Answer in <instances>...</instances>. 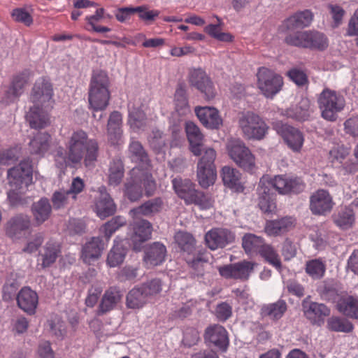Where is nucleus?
Listing matches in <instances>:
<instances>
[{
    "instance_id": "4be33fe9",
    "label": "nucleus",
    "mask_w": 358,
    "mask_h": 358,
    "mask_svg": "<svg viewBox=\"0 0 358 358\" xmlns=\"http://www.w3.org/2000/svg\"><path fill=\"white\" fill-rule=\"evenodd\" d=\"M99 194L95 203V211L98 217L104 219L115 213L116 206L105 187L101 186L99 188Z\"/></svg>"
},
{
    "instance_id": "bf43d9fd",
    "label": "nucleus",
    "mask_w": 358,
    "mask_h": 358,
    "mask_svg": "<svg viewBox=\"0 0 358 358\" xmlns=\"http://www.w3.org/2000/svg\"><path fill=\"white\" fill-rule=\"evenodd\" d=\"M328 328L334 331L350 332L352 329V324L345 319H341L337 317H332L327 321Z\"/></svg>"
},
{
    "instance_id": "1a4fd4ad",
    "label": "nucleus",
    "mask_w": 358,
    "mask_h": 358,
    "mask_svg": "<svg viewBox=\"0 0 358 358\" xmlns=\"http://www.w3.org/2000/svg\"><path fill=\"white\" fill-rule=\"evenodd\" d=\"M229 157L243 170L252 172L255 168V158L245 143L239 138L229 139L226 145Z\"/></svg>"
},
{
    "instance_id": "3c124183",
    "label": "nucleus",
    "mask_w": 358,
    "mask_h": 358,
    "mask_svg": "<svg viewBox=\"0 0 358 358\" xmlns=\"http://www.w3.org/2000/svg\"><path fill=\"white\" fill-rule=\"evenodd\" d=\"M126 255V250L123 245L115 241V244L110 250L107 263L110 267H115L123 262Z\"/></svg>"
},
{
    "instance_id": "a211bd4d",
    "label": "nucleus",
    "mask_w": 358,
    "mask_h": 358,
    "mask_svg": "<svg viewBox=\"0 0 358 358\" xmlns=\"http://www.w3.org/2000/svg\"><path fill=\"white\" fill-rule=\"evenodd\" d=\"M254 269V264L243 261L219 268L220 275L227 278L247 280Z\"/></svg>"
},
{
    "instance_id": "c756f323",
    "label": "nucleus",
    "mask_w": 358,
    "mask_h": 358,
    "mask_svg": "<svg viewBox=\"0 0 358 358\" xmlns=\"http://www.w3.org/2000/svg\"><path fill=\"white\" fill-rule=\"evenodd\" d=\"M42 107L31 106L26 115V119L34 129H43L48 125L49 117L48 111Z\"/></svg>"
},
{
    "instance_id": "9b49d317",
    "label": "nucleus",
    "mask_w": 358,
    "mask_h": 358,
    "mask_svg": "<svg viewBox=\"0 0 358 358\" xmlns=\"http://www.w3.org/2000/svg\"><path fill=\"white\" fill-rule=\"evenodd\" d=\"M190 86L199 90L206 100H211L216 95L214 85L206 72L202 69L190 70L188 76Z\"/></svg>"
},
{
    "instance_id": "f3484780",
    "label": "nucleus",
    "mask_w": 358,
    "mask_h": 358,
    "mask_svg": "<svg viewBox=\"0 0 358 358\" xmlns=\"http://www.w3.org/2000/svg\"><path fill=\"white\" fill-rule=\"evenodd\" d=\"M302 306L305 316L313 324L322 325L324 318L330 315V309L323 303L313 302L306 299L303 301Z\"/></svg>"
},
{
    "instance_id": "f03ea898",
    "label": "nucleus",
    "mask_w": 358,
    "mask_h": 358,
    "mask_svg": "<svg viewBox=\"0 0 358 358\" xmlns=\"http://www.w3.org/2000/svg\"><path fill=\"white\" fill-rule=\"evenodd\" d=\"M129 178L124 184V194L131 201H136L143 196V189L147 196L154 194L156 183L149 171L140 167L133 168Z\"/></svg>"
},
{
    "instance_id": "774afa93",
    "label": "nucleus",
    "mask_w": 358,
    "mask_h": 358,
    "mask_svg": "<svg viewBox=\"0 0 358 358\" xmlns=\"http://www.w3.org/2000/svg\"><path fill=\"white\" fill-rule=\"evenodd\" d=\"M320 293L322 299L327 301H336L338 299V294L336 289L331 284L324 283L320 288Z\"/></svg>"
},
{
    "instance_id": "603ef678",
    "label": "nucleus",
    "mask_w": 358,
    "mask_h": 358,
    "mask_svg": "<svg viewBox=\"0 0 358 358\" xmlns=\"http://www.w3.org/2000/svg\"><path fill=\"white\" fill-rule=\"evenodd\" d=\"M326 271L325 263L320 259L308 261L306 264V272L313 279L322 278Z\"/></svg>"
},
{
    "instance_id": "e2e57ef3",
    "label": "nucleus",
    "mask_w": 358,
    "mask_h": 358,
    "mask_svg": "<svg viewBox=\"0 0 358 358\" xmlns=\"http://www.w3.org/2000/svg\"><path fill=\"white\" fill-rule=\"evenodd\" d=\"M148 300L151 296H155L162 291V282L159 279H154L143 284L141 286Z\"/></svg>"
},
{
    "instance_id": "ea45409f",
    "label": "nucleus",
    "mask_w": 358,
    "mask_h": 358,
    "mask_svg": "<svg viewBox=\"0 0 358 358\" xmlns=\"http://www.w3.org/2000/svg\"><path fill=\"white\" fill-rule=\"evenodd\" d=\"M61 252L60 245L53 240L48 241L43 248L41 253L42 257V266L43 268L50 266L55 262Z\"/></svg>"
},
{
    "instance_id": "de8ad7c7",
    "label": "nucleus",
    "mask_w": 358,
    "mask_h": 358,
    "mask_svg": "<svg viewBox=\"0 0 358 358\" xmlns=\"http://www.w3.org/2000/svg\"><path fill=\"white\" fill-rule=\"evenodd\" d=\"M264 245L263 238L252 234H247L242 238V246L248 254L259 253Z\"/></svg>"
},
{
    "instance_id": "2eb2a0df",
    "label": "nucleus",
    "mask_w": 358,
    "mask_h": 358,
    "mask_svg": "<svg viewBox=\"0 0 358 358\" xmlns=\"http://www.w3.org/2000/svg\"><path fill=\"white\" fill-rule=\"evenodd\" d=\"M235 240L234 234L227 229L215 228L206 234L205 241L212 250L222 248Z\"/></svg>"
},
{
    "instance_id": "4d7b16f0",
    "label": "nucleus",
    "mask_w": 358,
    "mask_h": 358,
    "mask_svg": "<svg viewBox=\"0 0 358 358\" xmlns=\"http://www.w3.org/2000/svg\"><path fill=\"white\" fill-rule=\"evenodd\" d=\"M175 238L182 250L187 252L188 254L193 252L195 240L190 234L187 232H178L176 234Z\"/></svg>"
},
{
    "instance_id": "69168bd1",
    "label": "nucleus",
    "mask_w": 358,
    "mask_h": 358,
    "mask_svg": "<svg viewBox=\"0 0 358 358\" xmlns=\"http://www.w3.org/2000/svg\"><path fill=\"white\" fill-rule=\"evenodd\" d=\"M208 261V255L206 252L199 253L196 257H187L188 264L198 272V274H202L203 266Z\"/></svg>"
},
{
    "instance_id": "0eeeda50",
    "label": "nucleus",
    "mask_w": 358,
    "mask_h": 358,
    "mask_svg": "<svg viewBox=\"0 0 358 358\" xmlns=\"http://www.w3.org/2000/svg\"><path fill=\"white\" fill-rule=\"evenodd\" d=\"M287 44L313 50H324L329 46V39L322 32L313 30L298 31L285 38Z\"/></svg>"
},
{
    "instance_id": "c85d7f7f",
    "label": "nucleus",
    "mask_w": 358,
    "mask_h": 358,
    "mask_svg": "<svg viewBox=\"0 0 358 358\" xmlns=\"http://www.w3.org/2000/svg\"><path fill=\"white\" fill-rule=\"evenodd\" d=\"M313 20V14L310 10L298 11L290 15L284 21V26L287 30L309 27Z\"/></svg>"
},
{
    "instance_id": "6e6d98bb",
    "label": "nucleus",
    "mask_w": 358,
    "mask_h": 358,
    "mask_svg": "<svg viewBox=\"0 0 358 358\" xmlns=\"http://www.w3.org/2000/svg\"><path fill=\"white\" fill-rule=\"evenodd\" d=\"M20 155V148L17 146L0 150V165H12L18 160Z\"/></svg>"
},
{
    "instance_id": "49530a36",
    "label": "nucleus",
    "mask_w": 358,
    "mask_h": 358,
    "mask_svg": "<svg viewBox=\"0 0 358 358\" xmlns=\"http://www.w3.org/2000/svg\"><path fill=\"white\" fill-rule=\"evenodd\" d=\"M124 177V167L120 159H113L109 165L108 182L110 185L117 186Z\"/></svg>"
},
{
    "instance_id": "20e7f679",
    "label": "nucleus",
    "mask_w": 358,
    "mask_h": 358,
    "mask_svg": "<svg viewBox=\"0 0 358 358\" xmlns=\"http://www.w3.org/2000/svg\"><path fill=\"white\" fill-rule=\"evenodd\" d=\"M32 178L31 162L29 159L22 160L17 166L10 169L7 173V179L10 187L8 198L15 204L19 194L23 192Z\"/></svg>"
},
{
    "instance_id": "f8f14e48",
    "label": "nucleus",
    "mask_w": 358,
    "mask_h": 358,
    "mask_svg": "<svg viewBox=\"0 0 358 358\" xmlns=\"http://www.w3.org/2000/svg\"><path fill=\"white\" fill-rule=\"evenodd\" d=\"M267 180L271 183L269 187L274 188L279 194H299L305 188V184L299 178H292L284 175L275 176L271 178L268 176H264Z\"/></svg>"
},
{
    "instance_id": "37998d69",
    "label": "nucleus",
    "mask_w": 358,
    "mask_h": 358,
    "mask_svg": "<svg viewBox=\"0 0 358 358\" xmlns=\"http://www.w3.org/2000/svg\"><path fill=\"white\" fill-rule=\"evenodd\" d=\"M148 301V300L141 287H135L131 289L126 297L127 307L131 309L141 308Z\"/></svg>"
},
{
    "instance_id": "bb28decb",
    "label": "nucleus",
    "mask_w": 358,
    "mask_h": 358,
    "mask_svg": "<svg viewBox=\"0 0 358 358\" xmlns=\"http://www.w3.org/2000/svg\"><path fill=\"white\" fill-rule=\"evenodd\" d=\"M105 248V243L99 237H93L87 242L83 248L82 258L83 261L90 264L98 259Z\"/></svg>"
},
{
    "instance_id": "338daca9",
    "label": "nucleus",
    "mask_w": 358,
    "mask_h": 358,
    "mask_svg": "<svg viewBox=\"0 0 358 358\" xmlns=\"http://www.w3.org/2000/svg\"><path fill=\"white\" fill-rule=\"evenodd\" d=\"M11 16L15 21L23 23L26 26H30L33 23L31 14L22 8L14 9L11 13Z\"/></svg>"
},
{
    "instance_id": "393cba45",
    "label": "nucleus",
    "mask_w": 358,
    "mask_h": 358,
    "mask_svg": "<svg viewBox=\"0 0 358 358\" xmlns=\"http://www.w3.org/2000/svg\"><path fill=\"white\" fill-rule=\"evenodd\" d=\"M31 221L27 215H17L11 218L6 224V234L13 239H18L22 232L29 228Z\"/></svg>"
},
{
    "instance_id": "e433bc0d",
    "label": "nucleus",
    "mask_w": 358,
    "mask_h": 358,
    "mask_svg": "<svg viewBox=\"0 0 358 358\" xmlns=\"http://www.w3.org/2000/svg\"><path fill=\"white\" fill-rule=\"evenodd\" d=\"M358 207V200H355L349 208L341 210L334 216L335 224L342 229L351 227L355 222L354 208Z\"/></svg>"
},
{
    "instance_id": "13d9d810",
    "label": "nucleus",
    "mask_w": 358,
    "mask_h": 358,
    "mask_svg": "<svg viewBox=\"0 0 358 358\" xmlns=\"http://www.w3.org/2000/svg\"><path fill=\"white\" fill-rule=\"evenodd\" d=\"M259 254L270 264H271L278 270L280 269L281 262L280 257L273 247H271L269 245L264 244L262 248L261 249Z\"/></svg>"
},
{
    "instance_id": "5701e85b",
    "label": "nucleus",
    "mask_w": 358,
    "mask_h": 358,
    "mask_svg": "<svg viewBox=\"0 0 358 358\" xmlns=\"http://www.w3.org/2000/svg\"><path fill=\"white\" fill-rule=\"evenodd\" d=\"M194 110L201 123L206 128L218 129L222 124V120L216 108L197 106Z\"/></svg>"
},
{
    "instance_id": "cd10ccee",
    "label": "nucleus",
    "mask_w": 358,
    "mask_h": 358,
    "mask_svg": "<svg viewBox=\"0 0 358 358\" xmlns=\"http://www.w3.org/2000/svg\"><path fill=\"white\" fill-rule=\"evenodd\" d=\"M166 247L158 242L152 244L145 251L144 262L147 267L150 268L162 264L166 257Z\"/></svg>"
},
{
    "instance_id": "c03bdc74",
    "label": "nucleus",
    "mask_w": 358,
    "mask_h": 358,
    "mask_svg": "<svg viewBox=\"0 0 358 358\" xmlns=\"http://www.w3.org/2000/svg\"><path fill=\"white\" fill-rule=\"evenodd\" d=\"M338 310L345 315L358 319V298L348 296L338 303Z\"/></svg>"
},
{
    "instance_id": "2f4dec72",
    "label": "nucleus",
    "mask_w": 358,
    "mask_h": 358,
    "mask_svg": "<svg viewBox=\"0 0 358 358\" xmlns=\"http://www.w3.org/2000/svg\"><path fill=\"white\" fill-rule=\"evenodd\" d=\"M312 113L313 108L310 100L303 98L297 105L287 109L285 115L298 121H305L308 119Z\"/></svg>"
},
{
    "instance_id": "412c9836",
    "label": "nucleus",
    "mask_w": 358,
    "mask_h": 358,
    "mask_svg": "<svg viewBox=\"0 0 358 358\" xmlns=\"http://www.w3.org/2000/svg\"><path fill=\"white\" fill-rule=\"evenodd\" d=\"M27 83V76L26 73H19L14 76L10 85L4 92L2 101L6 104L16 101L23 94Z\"/></svg>"
},
{
    "instance_id": "c9c22d12",
    "label": "nucleus",
    "mask_w": 358,
    "mask_h": 358,
    "mask_svg": "<svg viewBox=\"0 0 358 358\" xmlns=\"http://www.w3.org/2000/svg\"><path fill=\"white\" fill-rule=\"evenodd\" d=\"M286 310V302L284 300H278L275 303L264 304L261 307L260 313L263 317L278 320L283 316Z\"/></svg>"
},
{
    "instance_id": "a19ab883",
    "label": "nucleus",
    "mask_w": 358,
    "mask_h": 358,
    "mask_svg": "<svg viewBox=\"0 0 358 358\" xmlns=\"http://www.w3.org/2000/svg\"><path fill=\"white\" fill-rule=\"evenodd\" d=\"M32 213L35 221L41 224L49 217L51 213V206L48 199L42 198L32 205Z\"/></svg>"
},
{
    "instance_id": "864d4df0",
    "label": "nucleus",
    "mask_w": 358,
    "mask_h": 358,
    "mask_svg": "<svg viewBox=\"0 0 358 358\" xmlns=\"http://www.w3.org/2000/svg\"><path fill=\"white\" fill-rule=\"evenodd\" d=\"M176 112L179 116H184L189 112V107L186 95L185 90L179 87L175 93Z\"/></svg>"
},
{
    "instance_id": "58836bf2",
    "label": "nucleus",
    "mask_w": 358,
    "mask_h": 358,
    "mask_svg": "<svg viewBox=\"0 0 358 358\" xmlns=\"http://www.w3.org/2000/svg\"><path fill=\"white\" fill-rule=\"evenodd\" d=\"M162 206V200L160 198H155L145 202L138 208L131 210L129 214L133 217L139 215L150 216L159 212Z\"/></svg>"
},
{
    "instance_id": "b1692460",
    "label": "nucleus",
    "mask_w": 358,
    "mask_h": 358,
    "mask_svg": "<svg viewBox=\"0 0 358 358\" xmlns=\"http://www.w3.org/2000/svg\"><path fill=\"white\" fill-rule=\"evenodd\" d=\"M18 307L25 313L32 315L36 309L38 297L36 292L29 287H23L16 296Z\"/></svg>"
},
{
    "instance_id": "5fc2aeb1",
    "label": "nucleus",
    "mask_w": 358,
    "mask_h": 358,
    "mask_svg": "<svg viewBox=\"0 0 358 358\" xmlns=\"http://www.w3.org/2000/svg\"><path fill=\"white\" fill-rule=\"evenodd\" d=\"M125 224L126 219L124 217L115 216L103 224L100 230L108 241L117 229Z\"/></svg>"
},
{
    "instance_id": "4468645a",
    "label": "nucleus",
    "mask_w": 358,
    "mask_h": 358,
    "mask_svg": "<svg viewBox=\"0 0 358 358\" xmlns=\"http://www.w3.org/2000/svg\"><path fill=\"white\" fill-rule=\"evenodd\" d=\"M275 128L277 133L282 136L289 149L294 152H301L305 138L300 130L282 123H277Z\"/></svg>"
},
{
    "instance_id": "a18cd8bd",
    "label": "nucleus",
    "mask_w": 358,
    "mask_h": 358,
    "mask_svg": "<svg viewBox=\"0 0 358 358\" xmlns=\"http://www.w3.org/2000/svg\"><path fill=\"white\" fill-rule=\"evenodd\" d=\"M215 17L217 20V24H210L205 27L204 31L212 38L222 42H229L233 39V36L227 32H222L221 27L223 24L222 20L217 15Z\"/></svg>"
},
{
    "instance_id": "052dcab7",
    "label": "nucleus",
    "mask_w": 358,
    "mask_h": 358,
    "mask_svg": "<svg viewBox=\"0 0 358 358\" xmlns=\"http://www.w3.org/2000/svg\"><path fill=\"white\" fill-rule=\"evenodd\" d=\"M134 13H137L138 17L145 22H152L159 15L158 10H150L148 5L134 7Z\"/></svg>"
},
{
    "instance_id": "dca6fc26",
    "label": "nucleus",
    "mask_w": 358,
    "mask_h": 358,
    "mask_svg": "<svg viewBox=\"0 0 358 358\" xmlns=\"http://www.w3.org/2000/svg\"><path fill=\"white\" fill-rule=\"evenodd\" d=\"M334 206L332 197L324 189H318L310 197V209L315 215H326Z\"/></svg>"
},
{
    "instance_id": "a878e982",
    "label": "nucleus",
    "mask_w": 358,
    "mask_h": 358,
    "mask_svg": "<svg viewBox=\"0 0 358 358\" xmlns=\"http://www.w3.org/2000/svg\"><path fill=\"white\" fill-rule=\"evenodd\" d=\"M185 131L189 143L190 151L195 156L200 155L203 140V135L200 129L194 122L188 121L185 123Z\"/></svg>"
},
{
    "instance_id": "79ce46f5",
    "label": "nucleus",
    "mask_w": 358,
    "mask_h": 358,
    "mask_svg": "<svg viewBox=\"0 0 358 358\" xmlns=\"http://www.w3.org/2000/svg\"><path fill=\"white\" fill-rule=\"evenodd\" d=\"M128 122L131 128L138 131L143 130L147 126V118L144 112L138 108L129 105V120Z\"/></svg>"
},
{
    "instance_id": "9d476101",
    "label": "nucleus",
    "mask_w": 358,
    "mask_h": 358,
    "mask_svg": "<svg viewBox=\"0 0 358 358\" xmlns=\"http://www.w3.org/2000/svg\"><path fill=\"white\" fill-rule=\"evenodd\" d=\"M257 86L262 93L267 98H273L282 89V78L273 71L259 68L257 74Z\"/></svg>"
},
{
    "instance_id": "7ed1b4c3",
    "label": "nucleus",
    "mask_w": 358,
    "mask_h": 358,
    "mask_svg": "<svg viewBox=\"0 0 358 358\" xmlns=\"http://www.w3.org/2000/svg\"><path fill=\"white\" fill-rule=\"evenodd\" d=\"M109 78L103 71L93 72L88 92L90 106L93 110H103L110 99Z\"/></svg>"
},
{
    "instance_id": "680f3d73",
    "label": "nucleus",
    "mask_w": 358,
    "mask_h": 358,
    "mask_svg": "<svg viewBox=\"0 0 358 358\" xmlns=\"http://www.w3.org/2000/svg\"><path fill=\"white\" fill-rule=\"evenodd\" d=\"M71 201V195L67 190L59 189L54 192L52 196V202L55 209H60L66 206Z\"/></svg>"
},
{
    "instance_id": "4c0bfd02",
    "label": "nucleus",
    "mask_w": 358,
    "mask_h": 358,
    "mask_svg": "<svg viewBox=\"0 0 358 358\" xmlns=\"http://www.w3.org/2000/svg\"><path fill=\"white\" fill-rule=\"evenodd\" d=\"M122 294L116 287H110L104 293L99 305V312L107 313L114 309L122 299Z\"/></svg>"
},
{
    "instance_id": "72a5a7b5",
    "label": "nucleus",
    "mask_w": 358,
    "mask_h": 358,
    "mask_svg": "<svg viewBox=\"0 0 358 358\" xmlns=\"http://www.w3.org/2000/svg\"><path fill=\"white\" fill-rule=\"evenodd\" d=\"M294 225V220L291 217H285L280 220L268 221L265 231L268 236H278L290 230Z\"/></svg>"
},
{
    "instance_id": "09e8293b",
    "label": "nucleus",
    "mask_w": 358,
    "mask_h": 358,
    "mask_svg": "<svg viewBox=\"0 0 358 358\" xmlns=\"http://www.w3.org/2000/svg\"><path fill=\"white\" fill-rule=\"evenodd\" d=\"M134 241L144 242L150 238L152 227L150 222L145 220L137 221L134 224Z\"/></svg>"
},
{
    "instance_id": "0e129e2a",
    "label": "nucleus",
    "mask_w": 358,
    "mask_h": 358,
    "mask_svg": "<svg viewBox=\"0 0 358 358\" xmlns=\"http://www.w3.org/2000/svg\"><path fill=\"white\" fill-rule=\"evenodd\" d=\"M213 199L209 195L201 192L196 191L192 198L191 203L197 205L201 209L206 210L210 208L213 205Z\"/></svg>"
},
{
    "instance_id": "f257e3e1",
    "label": "nucleus",
    "mask_w": 358,
    "mask_h": 358,
    "mask_svg": "<svg viewBox=\"0 0 358 358\" xmlns=\"http://www.w3.org/2000/svg\"><path fill=\"white\" fill-rule=\"evenodd\" d=\"M66 150L62 146L52 152L55 164L61 171L68 166H75L84 159L86 166H91L97 158L98 143L96 140L88 138L83 130L74 131L65 143Z\"/></svg>"
},
{
    "instance_id": "8fccbe9b",
    "label": "nucleus",
    "mask_w": 358,
    "mask_h": 358,
    "mask_svg": "<svg viewBox=\"0 0 358 358\" xmlns=\"http://www.w3.org/2000/svg\"><path fill=\"white\" fill-rule=\"evenodd\" d=\"M221 176L224 185L230 188H238L241 185V173L234 168L225 166L222 169Z\"/></svg>"
},
{
    "instance_id": "473e14b6",
    "label": "nucleus",
    "mask_w": 358,
    "mask_h": 358,
    "mask_svg": "<svg viewBox=\"0 0 358 358\" xmlns=\"http://www.w3.org/2000/svg\"><path fill=\"white\" fill-rule=\"evenodd\" d=\"M129 157L132 162L138 164L139 166H138L142 170L148 171L150 166L148 157L140 142L134 140L131 141L129 146Z\"/></svg>"
},
{
    "instance_id": "6e6552de",
    "label": "nucleus",
    "mask_w": 358,
    "mask_h": 358,
    "mask_svg": "<svg viewBox=\"0 0 358 358\" xmlns=\"http://www.w3.org/2000/svg\"><path fill=\"white\" fill-rule=\"evenodd\" d=\"M201 157L197 164L196 176L199 185L203 188L213 185L217 178L215 160L216 151L212 148H203Z\"/></svg>"
},
{
    "instance_id": "423d86ee",
    "label": "nucleus",
    "mask_w": 358,
    "mask_h": 358,
    "mask_svg": "<svg viewBox=\"0 0 358 358\" xmlns=\"http://www.w3.org/2000/svg\"><path fill=\"white\" fill-rule=\"evenodd\" d=\"M317 103L321 116L327 121L334 122L338 114L343 110L345 101L343 96L336 91L325 88L320 94Z\"/></svg>"
},
{
    "instance_id": "6ab92c4d",
    "label": "nucleus",
    "mask_w": 358,
    "mask_h": 358,
    "mask_svg": "<svg viewBox=\"0 0 358 358\" xmlns=\"http://www.w3.org/2000/svg\"><path fill=\"white\" fill-rule=\"evenodd\" d=\"M204 338L208 345H213L222 351H225L229 345L228 333L222 326L219 324L207 327Z\"/></svg>"
},
{
    "instance_id": "aec40b11",
    "label": "nucleus",
    "mask_w": 358,
    "mask_h": 358,
    "mask_svg": "<svg viewBox=\"0 0 358 358\" xmlns=\"http://www.w3.org/2000/svg\"><path fill=\"white\" fill-rule=\"evenodd\" d=\"M271 184L266 177H262L259 182L257 193L259 195V206L264 213H273L276 208L273 200L272 189L269 187Z\"/></svg>"
},
{
    "instance_id": "f704fd0d",
    "label": "nucleus",
    "mask_w": 358,
    "mask_h": 358,
    "mask_svg": "<svg viewBox=\"0 0 358 358\" xmlns=\"http://www.w3.org/2000/svg\"><path fill=\"white\" fill-rule=\"evenodd\" d=\"M51 136L46 132L38 133L29 142L30 152L43 156L50 149Z\"/></svg>"
},
{
    "instance_id": "7c9ffc66",
    "label": "nucleus",
    "mask_w": 358,
    "mask_h": 358,
    "mask_svg": "<svg viewBox=\"0 0 358 358\" xmlns=\"http://www.w3.org/2000/svg\"><path fill=\"white\" fill-rule=\"evenodd\" d=\"M172 184L178 196L184 199L187 204H191L192 198L197 191L191 180L176 178L172 180Z\"/></svg>"
},
{
    "instance_id": "ddd939ff",
    "label": "nucleus",
    "mask_w": 358,
    "mask_h": 358,
    "mask_svg": "<svg viewBox=\"0 0 358 358\" xmlns=\"http://www.w3.org/2000/svg\"><path fill=\"white\" fill-rule=\"evenodd\" d=\"M52 95L51 84L44 78H39L33 87L30 99L33 106L51 109L53 104Z\"/></svg>"
},
{
    "instance_id": "39448f33",
    "label": "nucleus",
    "mask_w": 358,
    "mask_h": 358,
    "mask_svg": "<svg viewBox=\"0 0 358 358\" xmlns=\"http://www.w3.org/2000/svg\"><path fill=\"white\" fill-rule=\"evenodd\" d=\"M238 125L243 136L248 140L263 139L268 129L264 120L252 111L241 113L238 118Z\"/></svg>"
}]
</instances>
